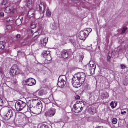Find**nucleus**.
Segmentation results:
<instances>
[{"instance_id":"f257e3e1","label":"nucleus","mask_w":128,"mask_h":128,"mask_svg":"<svg viewBox=\"0 0 128 128\" xmlns=\"http://www.w3.org/2000/svg\"><path fill=\"white\" fill-rule=\"evenodd\" d=\"M86 75L84 73L79 72L74 75L72 79V83L74 87L78 88L84 83Z\"/></svg>"},{"instance_id":"f03ea898","label":"nucleus","mask_w":128,"mask_h":128,"mask_svg":"<svg viewBox=\"0 0 128 128\" xmlns=\"http://www.w3.org/2000/svg\"><path fill=\"white\" fill-rule=\"evenodd\" d=\"M92 30L91 28H88L83 30L80 31L79 34V35L78 36L79 38L83 40H85L86 38L91 32Z\"/></svg>"},{"instance_id":"7ed1b4c3","label":"nucleus","mask_w":128,"mask_h":128,"mask_svg":"<svg viewBox=\"0 0 128 128\" xmlns=\"http://www.w3.org/2000/svg\"><path fill=\"white\" fill-rule=\"evenodd\" d=\"M26 103L21 100L17 101L15 104V107L17 111H21L26 107Z\"/></svg>"},{"instance_id":"20e7f679","label":"nucleus","mask_w":128,"mask_h":128,"mask_svg":"<svg viewBox=\"0 0 128 128\" xmlns=\"http://www.w3.org/2000/svg\"><path fill=\"white\" fill-rule=\"evenodd\" d=\"M66 77L63 75L59 77L58 82V85L60 87H63L66 84L65 80Z\"/></svg>"},{"instance_id":"39448f33","label":"nucleus","mask_w":128,"mask_h":128,"mask_svg":"<svg viewBox=\"0 0 128 128\" xmlns=\"http://www.w3.org/2000/svg\"><path fill=\"white\" fill-rule=\"evenodd\" d=\"M20 72V70L16 65H13L10 70L9 73L12 76L14 74H17Z\"/></svg>"},{"instance_id":"423d86ee","label":"nucleus","mask_w":128,"mask_h":128,"mask_svg":"<svg viewBox=\"0 0 128 128\" xmlns=\"http://www.w3.org/2000/svg\"><path fill=\"white\" fill-rule=\"evenodd\" d=\"M42 55L44 58H46V61L48 62V61L51 60H52L51 56L49 50H44L42 53Z\"/></svg>"},{"instance_id":"0eeeda50","label":"nucleus","mask_w":128,"mask_h":128,"mask_svg":"<svg viewBox=\"0 0 128 128\" xmlns=\"http://www.w3.org/2000/svg\"><path fill=\"white\" fill-rule=\"evenodd\" d=\"M6 110L7 112L4 116V118L6 120H7L12 116V111L11 109L8 107L6 108Z\"/></svg>"},{"instance_id":"6e6552de","label":"nucleus","mask_w":128,"mask_h":128,"mask_svg":"<svg viewBox=\"0 0 128 128\" xmlns=\"http://www.w3.org/2000/svg\"><path fill=\"white\" fill-rule=\"evenodd\" d=\"M79 103L74 105L72 110L73 111L76 113H78L80 112L83 109V107L80 106H79Z\"/></svg>"},{"instance_id":"1a4fd4ad","label":"nucleus","mask_w":128,"mask_h":128,"mask_svg":"<svg viewBox=\"0 0 128 128\" xmlns=\"http://www.w3.org/2000/svg\"><path fill=\"white\" fill-rule=\"evenodd\" d=\"M48 37H46L41 39L39 44V47L42 48L45 46L48 40Z\"/></svg>"},{"instance_id":"9d476101","label":"nucleus","mask_w":128,"mask_h":128,"mask_svg":"<svg viewBox=\"0 0 128 128\" xmlns=\"http://www.w3.org/2000/svg\"><path fill=\"white\" fill-rule=\"evenodd\" d=\"M25 82L27 85L29 86L34 85L36 84L35 80L31 78H29L26 79Z\"/></svg>"},{"instance_id":"9b49d317","label":"nucleus","mask_w":128,"mask_h":128,"mask_svg":"<svg viewBox=\"0 0 128 128\" xmlns=\"http://www.w3.org/2000/svg\"><path fill=\"white\" fill-rule=\"evenodd\" d=\"M56 112V110L54 108H51L47 112L46 114L50 116H52L54 115Z\"/></svg>"},{"instance_id":"f8f14e48","label":"nucleus","mask_w":128,"mask_h":128,"mask_svg":"<svg viewBox=\"0 0 128 128\" xmlns=\"http://www.w3.org/2000/svg\"><path fill=\"white\" fill-rule=\"evenodd\" d=\"M39 7V10L40 12H42V9L43 10V12H44V10L46 8V5L45 4H44V3H40L39 5L38 6Z\"/></svg>"},{"instance_id":"ddd939ff","label":"nucleus","mask_w":128,"mask_h":128,"mask_svg":"<svg viewBox=\"0 0 128 128\" xmlns=\"http://www.w3.org/2000/svg\"><path fill=\"white\" fill-rule=\"evenodd\" d=\"M96 108L93 107L90 108L89 110V112L92 114H94L96 112Z\"/></svg>"},{"instance_id":"4468645a","label":"nucleus","mask_w":128,"mask_h":128,"mask_svg":"<svg viewBox=\"0 0 128 128\" xmlns=\"http://www.w3.org/2000/svg\"><path fill=\"white\" fill-rule=\"evenodd\" d=\"M42 108L41 107H38V106L36 107V109H35L34 111V114H39L41 112Z\"/></svg>"},{"instance_id":"2eb2a0df","label":"nucleus","mask_w":128,"mask_h":128,"mask_svg":"<svg viewBox=\"0 0 128 128\" xmlns=\"http://www.w3.org/2000/svg\"><path fill=\"white\" fill-rule=\"evenodd\" d=\"M6 101L5 98L3 96H0V106L3 105Z\"/></svg>"},{"instance_id":"dca6fc26","label":"nucleus","mask_w":128,"mask_h":128,"mask_svg":"<svg viewBox=\"0 0 128 128\" xmlns=\"http://www.w3.org/2000/svg\"><path fill=\"white\" fill-rule=\"evenodd\" d=\"M38 100H35L34 101V103L36 104V107L38 106V107H41V108H42V105L41 103V102L40 101H39L38 102Z\"/></svg>"},{"instance_id":"f3484780","label":"nucleus","mask_w":128,"mask_h":128,"mask_svg":"<svg viewBox=\"0 0 128 128\" xmlns=\"http://www.w3.org/2000/svg\"><path fill=\"white\" fill-rule=\"evenodd\" d=\"M6 45V42L4 41H2L0 42V48L3 49L5 48Z\"/></svg>"},{"instance_id":"a211bd4d","label":"nucleus","mask_w":128,"mask_h":128,"mask_svg":"<svg viewBox=\"0 0 128 128\" xmlns=\"http://www.w3.org/2000/svg\"><path fill=\"white\" fill-rule=\"evenodd\" d=\"M61 56L63 58H66L68 57V54L66 52L64 51L62 52Z\"/></svg>"},{"instance_id":"6ab92c4d","label":"nucleus","mask_w":128,"mask_h":128,"mask_svg":"<svg viewBox=\"0 0 128 128\" xmlns=\"http://www.w3.org/2000/svg\"><path fill=\"white\" fill-rule=\"evenodd\" d=\"M27 111H26V112H27V111L30 112L34 114V111L35 110V109L33 107H32L31 106H30L29 108H28V106H27Z\"/></svg>"},{"instance_id":"aec40b11","label":"nucleus","mask_w":128,"mask_h":128,"mask_svg":"<svg viewBox=\"0 0 128 128\" xmlns=\"http://www.w3.org/2000/svg\"><path fill=\"white\" fill-rule=\"evenodd\" d=\"M110 105L112 108H115L117 105L116 102L115 101H112L110 104Z\"/></svg>"},{"instance_id":"412c9836","label":"nucleus","mask_w":128,"mask_h":128,"mask_svg":"<svg viewBox=\"0 0 128 128\" xmlns=\"http://www.w3.org/2000/svg\"><path fill=\"white\" fill-rule=\"evenodd\" d=\"M102 96L104 98H108L109 96L108 94L106 92H104L103 94H102Z\"/></svg>"},{"instance_id":"4be33fe9","label":"nucleus","mask_w":128,"mask_h":128,"mask_svg":"<svg viewBox=\"0 0 128 128\" xmlns=\"http://www.w3.org/2000/svg\"><path fill=\"white\" fill-rule=\"evenodd\" d=\"M38 32H35L32 35V37L35 38H37L38 37Z\"/></svg>"},{"instance_id":"5701e85b","label":"nucleus","mask_w":128,"mask_h":128,"mask_svg":"<svg viewBox=\"0 0 128 128\" xmlns=\"http://www.w3.org/2000/svg\"><path fill=\"white\" fill-rule=\"evenodd\" d=\"M90 68L92 67L96 68V65L94 64V63L93 61H90L89 63Z\"/></svg>"},{"instance_id":"b1692460","label":"nucleus","mask_w":128,"mask_h":128,"mask_svg":"<svg viewBox=\"0 0 128 128\" xmlns=\"http://www.w3.org/2000/svg\"><path fill=\"white\" fill-rule=\"evenodd\" d=\"M96 68L92 67V68H90L89 70L90 71V74H93L94 73V71Z\"/></svg>"},{"instance_id":"393cba45","label":"nucleus","mask_w":128,"mask_h":128,"mask_svg":"<svg viewBox=\"0 0 128 128\" xmlns=\"http://www.w3.org/2000/svg\"><path fill=\"white\" fill-rule=\"evenodd\" d=\"M16 24L18 26H19L21 24L22 22L21 19H17L15 21Z\"/></svg>"},{"instance_id":"a878e982","label":"nucleus","mask_w":128,"mask_h":128,"mask_svg":"<svg viewBox=\"0 0 128 128\" xmlns=\"http://www.w3.org/2000/svg\"><path fill=\"white\" fill-rule=\"evenodd\" d=\"M51 12H50V10L46 8V14L47 16H49L51 15Z\"/></svg>"},{"instance_id":"bb28decb","label":"nucleus","mask_w":128,"mask_h":128,"mask_svg":"<svg viewBox=\"0 0 128 128\" xmlns=\"http://www.w3.org/2000/svg\"><path fill=\"white\" fill-rule=\"evenodd\" d=\"M18 54L17 55L19 57H21L22 56V54H24V53L23 52H22L20 51V50H18L17 52Z\"/></svg>"},{"instance_id":"cd10ccee","label":"nucleus","mask_w":128,"mask_h":128,"mask_svg":"<svg viewBox=\"0 0 128 128\" xmlns=\"http://www.w3.org/2000/svg\"><path fill=\"white\" fill-rule=\"evenodd\" d=\"M28 14L29 16L32 17L34 16V12L32 10H30L29 11Z\"/></svg>"},{"instance_id":"c85d7f7f","label":"nucleus","mask_w":128,"mask_h":128,"mask_svg":"<svg viewBox=\"0 0 128 128\" xmlns=\"http://www.w3.org/2000/svg\"><path fill=\"white\" fill-rule=\"evenodd\" d=\"M44 90H41L38 92V94L39 96H42L44 94Z\"/></svg>"},{"instance_id":"c756f323","label":"nucleus","mask_w":128,"mask_h":128,"mask_svg":"<svg viewBox=\"0 0 128 128\" xmlns=\"http://www.w3.org/2000/svg\"><path fill=\"white\" fill-rule=\"evenodd\" d=\"M5 11L8 13L10 12H11V10L10 9V8L9 7L6 8H5Z\"/></svg>"},{"instance_id":"7c9ffc66","label":"nucleus","mask_w":128,"mask_h":128,"mask_svg":"<svg viewBox=\"0 0 128 128\" xmlns=\"http://www.w3.org/2000/svg\"><path fill=\"white\" fill-rule=\"evenodd\" d=\"M36 26V24L34 22H33L30 25V27L31 28L34 29L35 28Z\"/></svg>"},{"instance_id":"2f4dec72","label":"nucleus","mask_w":128,"mask_h":128,"mask_svg":"<svg viewBox=\"0 0 128 128\" xmlns=\"http://www.w3.org/2000/svg\"><path fill=\"white\" fill-rule=\"evenodd\" d=\"M117 121V119L116 118H113L112 120V123L113 124H116Z\"/></svg>"},{"instance_id":"473e14b6","label":"nucleus","mask_w":128,"mask_h":128,"mask_svg":"<svg viewBox=\"0 0 128 128\" xmlns=\"http://www.w3.org/2000/svg\"><path fill=\"white\" fill-rule=\"evenodd\" d=\"M7 3V1L6 0H3L1 2V4L2 5H6Z\"/></svg>"},{"instance_id":"72a5a7b5","label":"nucleus","mask_w":128,"mask_h":128,"mask_svg":"<svg viewBox=\"0 0 128 128\" xmlns=\"http://www.w3.org/2000/svg\"><path fill=\"white\" fill-rule=\"evenodd\" d=\"M50 26L52 28L54 29L56 28V24L54 23L51 25Z\"/></svg>"},{"instance_id":"f704fd0d","label":"nucleus","mask_w":128,"mask_h":128,"mask_svg":"<svg viewBox=\"0 0 128 128\" xmlns=\"http://www.w3.org/2000/svg\"><path fill=\"white\" fill-rule=\"evenodd\" d=\"M12 20V18L10 17H8L6 19V20L7 22H9Z\"/></svg>"},{"instance_id":"c9c22d12","label":"nucleus","mask_w":128,"mask_h":128,"mask_svg":"<svg viewBox=\"0 0 128 128\" xmlns=\"http://www.w3.org/2000/svg\"><path fill=\"white\" fill-rule=\"evenodd\" d=\"M6 28L8 30H10L12 28L11 26L10 25H8L6 26Z\"/></svg>"},{"instance_id":"e433bc0d","label":"nucleus","mask_w":128,"mask_h":128,"mask_svg":"<svg viewBox=\"0 0 128 128\" xmlns=\"http://www.w3.org/2000/svg\"><path fill=\"white\" fill-rule=\"evenodd\" d=\"M15 77V78H14V80H13V82L15 84L17 83V81H16V76H14V78Z\"/></svg>"},{"instance_id":"4c0bfd02","label":"nucleus","mask_w":128,"mask_h":128,"mask_svg":"<svg viewBox=\"0 0 128 128\" xmlns=\"http://www.w3.org/2000/svg\"><path fill=\"white\" fill-rule=\"evenodd\" d=\"M127 30V28H123L122 31V34L124 33Z\"/></svg>"},{"instance_id":"58836bf2","label":"nucleus","mask_w":128,"mask_h":128,"mask_svg":"<svg viewBox=\"0 0 128 128\" xmlns=\"http://www.w3.org/2000/svg\"><path fill=\"white\" fill-rule=\"evenodd\" d=\"M80 98V96L78 95H76L75 96V99L77 100L79 99Z\"/></svg>"},{"instance_id":"ea45409f","label":"nucleus","mask_w":128,"mask_h":128,"mask_svg":"<svg viewBox=\"0 0 128 128\" xmlns=\"http://www.w3.org/2000/svg\"><path fill=\"white\" fill-rule=\"evenodd\" d=\"M20 34H18L16 36V38H20Z\"/></svg>"},{"instance_id":"a19ab883","label":"nucleus","mask_w":128,"mask_h":128,"mask_svg":"<svg viewBox=\"0 0 128 128\" xmlns=\"http://www.w3.org/2000/svg\"><path fill=\"white\" fill-rule=\"evenodd\" d=\"M0 15L1 16L3 17L4 16V14L3 12H1L0 13Z\"/></svg>"},{"instance_id":"79ce46f5","label":"nucleus","mask_w":128,"mask_h":128,"mask_svg":"<svg viewBox=\"0 0 128 128\" xmlns=\"http://www.w3.org/2000/svg\"><path fill=\"white\" fill-rule=\"evenodd\" d=\"M110 59V57L109 56H108L107 58V60L109 61Z\"/></svg>"},{"instance_id":"37998d69","label":"nucleus","mask_w":128,"mask_h":128,"mask_svg":"<svg viewBox=\"0 0 128 128\" xmlns=\"http://www.w3.org/2000/svg\"><path fill=\"white\" fill-rule=\"evenodd\" d=\"M121 68L122 69L124 68L125 67V66L123 64H121L120 65Z\"/></svg>"},{"instance_id":"c03bdc74","label":"nucleus","mask_w":128,"mask_h":128,"mask_svg":"<svg viewBox=\"0 0 128 128\" xmlns=\"http://www.w3.org/2000/svg\"><path fill=\"white\" fill-rule=\"evenodd\" d=\"M46 125L45 126H42L40 127V128H46Z\"/></svg>"},{"instance_id":"a18cd8bd","label":"nucleus","mask_w":128,"mask_h":128,"mask_svg":"<svg viewBox=\"0 0 128 128\" xmlns=\"http://www.w3.org/2000/svg\"><path fill=\"white\" fill-rule=\"evenodd\" d=\"M126 112L125 111H124L123 112H121V113L122 114H126Z\"/></svg>"},{"instance_id":"49530a36","label":"nucleus","mask_w":128,"mask_h":128,"mask_svg":"<svg viewBox=\"0 0 128 128\" xmlns=\"http://www.w3.org/2000/svg\"><path fill=\"white\" fill-rule=\"evenodd\" d=\"M27 1L28 2V3L30 4L31 3V0H28Z\"/></svg>"},{"instance_id":"de8ad7c7","label":"nucleus","mask_w":128,"mask_h":128,"mask_svg":"<svg viewBox=\"0 0 128 128\" xmlns=\"http://www.w3.org/2000/svg\"><path fill=\"white\" fill-rule=\"evenodd\" d=\"M81 58H82V59H81L80 60V61H82V60L83 58V57L82 56H81Z\"/></svg>"},{"instance_id":"09e8293b","label":"nucleus","mask_w":128,"mask_h":128,"mask_svg":"<svg viewBox=\"0 0 128 128\" xmlns=\"http://www.w3.org/2000/svg\"><path fill=\"white\" fill-rule=\"evenodd\" d=\"M123 84H124V85H125V86H126L127 85V83H125L124 82H123Z\"/></svg>"},{"instance_id":"8fccbe9b","label":"nucleus","mask_w":128,"mask_h":128,"mask_svg":"<svg viewBox=\"0 0 128 128\" xmlns=\"http://www.w3.org/2000/svg\"><path fill=\"white\" fill-rule=\"evenodd\" d=\"M34 32L33 30H31V32L32 33H33Z\"/></svg>"},{"instance_id":"3c124183","label":"nucleus","mask_w":128,"mask_h":128,"mask_svg":"<svg viewBox=\"0 0 128 128\" xmlns=\"http://www.w3.org/2000/svg\"><path fill=\"white\" fill-rule=\"evenodd\" d=\"M46 128H49L48 127V126L46 125Z\"/></svg>"},{"instance_id":"603ef678","label":"nucleus","mask_w":128,"mask_h":128,"mask_svg":"<svg viewBox=\"0 0 128 128\" xmlns=\"http://www.w3.org/2000/svg\"><path fill=\"white\" fill-rule=\"evenodd\" d=\"M126 80L127 81V82H128V78L126 79Z\"/></svg>"},{"instance_id":"864d4df0","label":"nucleus","mask_w":128,"mask_h":128,"mask_svg":"<svg viewBox=\"0 0 128 128\" xmlns=\"http://www.w3.org/2000/svg\"><path fill=\"white\" fill-rule=\"evenodd\" d=\"M99 128H103L102 127H100Z\"/></svg>"},{"instance_id":"5fc2aeb1","label":"nucleus","mask_w":128,"mask_h":128,"mask_svg":"<svg viewBox=\"0 0 128 128\" xmlns=\"http://www.w3.org/2000/svg\"><path fill=\"white\" fill-rule=\"evenodd\" d=\"M96 128H100L99 127H98Z\"/></svg>"},{"instance_id":"6e6d98bb","label":"nucleus","mask_w":128,"mask_h":128,"mask_svg":"<svg viewBox=\"0 0 128 128\" xmlns=\"http://www.w3.org/2000/svg\"><path fill=\"white\" fill-rule=\"evenodd\" d=\"M38 91H37L36 92V93H37V92H38Z\"/></svg>"}]
</instances>
